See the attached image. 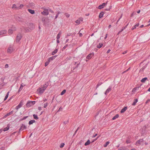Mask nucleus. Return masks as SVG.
Wrapping results in <instances>:
<instances>
[{"instance_id":"f257e3e1","label":"nucleus","mask_w":150,"mask_h":150,"mask_svg":"<svg viewBox=\"0 0 150 150\" xmlns=\"http://www.w3.org/2000/svg\"><path fill=\"white\" fill-rule=\"evenodd\" d=\"M45 90L44 88L42 87H41L38 88L37 90V92L39 95H41L44 92Z\"/></svg>"},{"instance_id":"f03ea898","label":"nucleus","mask_w":150,"mask_h":150,"mask_svg":"<svg viewBox=\"0 0 150 150\" xmlns=\"http://www.w3.org/2000/svg\"><path fill=\"white\" fill-rule=\"evenodd\" d=\"M14 50V47H13V46H10L7 49V52L8 53L11 54L12 53Z\"/></svg>"},{"instance_id":"7ed1b4c3","label":"nucleus","mask_w":150,"mask_h":150,"mask_svg":"<svg viewBox=\"0 0 150 150\" xmlns=\"http://www.w3.org/2000/svg\"><path fill=\"white\" fill-rule=\"evenodd\" d=\"M42 9H44V11L41 12V13L43 15L47 16L49 14V13L47 8H43Z\"/></svg>"},{"instance_id":"20e7f679","label":"nucleus","mask_w":150,"mask_h":150,"mask_svg":"<svg viewBox=\"0 0 150 150\" xmlns=\"http://www.w3.org/2000/svg\"><path fill=\"white\" fill-rule=\"evenodd\" d=\"M23 101L22 100H21L20 101L18 105L16 107V109L17 110H18L22 106L23 104Z\"/></svg>"},{"instance_id":"39448f33","label":"nucleus","mask_w":150,"mask_h":150,"mask_svg":"<svg viewBox=\"0 0 150 150\" xmlns=\"http://www.w3.org/2000/svg\"><path fill=\"white\" fill-rule=\"evenodd\" d=\"M27 128L23 124H22L19 129V131H23L25 130Z\"/></svg>"},{"instance_id":"423d86ee","label":"nucleus","mask_w":150,"mask_h":150,"mask_svg":"<svg viewBox=\"0 0 150 150\" xmlns=\"http://www.w3.org/2000/svg\"><path fill=\"white\" fill-rule=\"evenodd\" d=\"M148 65V64H146L145 65L143 66L142 68L140 69L139 72H143L144 69L147 67Z\"/></svg>"},{"instance_id":"0eeeda50","label":"nucleus","mask_w":150,"mask_h":150,"mask_svg":"<svg viewBox=\"0 0 150 150\" xmlns=\"http://www.w3.org/2000/svg\"><path fill=\"white\" fill-rule=\"evenodd\" d=\"M94 54L93 52L90 53L86 56V58L88 59H90L94 56Z\"/></svg>"},{"instance_id":"6e6552de","label":"nucleus","mask_w":150,"mask_h":150,"mask_svg":"<svg viewBox=\"0 0 150 150\" xmlns=\"http://www.w3.org/2000/svg\"><path fill=\"white\" fill-rule=\"evenodd\" d=\"M108 2H107L106 3H103L102 4H101L98 7V8L99 9H101L102 8H103L107 4Z\"/></svg>"},{"instance_id":"1a4fd4ad","label":"nucleus","mask_w":150,"mask_h":150,"mask_svg":"<svg viewBox=\"0 0 150 150\" xmlns=\"http://www.w3.org/2000/svg\"><path fill=\"white\" fill-rule=\"evenodd\" d=\"M21 36L20 34L18 35L16 37V42H18L20 40H21Z\"/></svg>"},{"instance_id":"9d476101","label":"nucleus","mask_w":150,"mask_h":150,"mask_svg":"<svg viewBox=\"0 0 150 150\" xmlns=\"http://www.w3.org/2000/svg\"><path fill=\"white\" fill-rule=\"evenodd\" d=\"M13 29H9L8 31V33L9 34H11L13 33V31H15L16 30V28L15 27H13L12 28Z\"/></svg>"},{"instance_id":"9b49d317","label":"nucleus","mask_w":150,"mask_h":150,"mask_svg":"<svg viewBox=\"0 0 150 150\" xmlns=\"http://www.w3.org/2000/svg\"><path fill=\"white\" fill-rule=\"evenodd\" d=\"M49 83L48 82H46L44 84L43 86L42 87L44 88L45 90L47 87L49 85Z\"/></svg>"},{"instance_id":"f8f14e48","label":"nucleus","mask_w":150,"mask_h":150,"mask_svg":"<svg viewBox=\"0 0 150 150\" xmlns=\"http://www.w3.org/2000/svg\"><path fill=\"white\" fill-rule=\"evenodd\" d=\"M7 32L6 30H4L0 31V36L3 35L4 34H6Z\"/></svg>"},{"instance_id":"ddd939ff","label":"nucleus","mask_w":150,"mask_h":150,"mask_svg":"<svg viewBox=\"0 0 150 150\" xmlns=\"http://www.w3.org/2000/svg\"><path fill=\"white\" fill-rule=\"evenodd\" d=\"M111 90V87L109 86V88L107 89L106 91L105 92L104 94L105 95H106Z\"/></svg>"},{"instance_id":"4468645a","label":"nucleus","mask_w":150,"mask_h":150,"mask_svg":"<svg viewBox=\"0 0 150 150\" xmlns=\"http://www.w3.org/2000/svg\"><path fill=\"white\" fill-rule=\"evenodd\" d=\"M29 27L30 29L31 30H33L35 26L33 23H30L29 25Z\"/></svg>"},{"instance_id":"2eb2a0df","label":"nucleus","mask_w":150,"mask_h":150,"mask_svg":"<svg viewBox=\"0 0 150 150\" xmlns=\"http://www.w3.org/2000/svg\"><path fill=\"white\" fill-rule=\"evenodd\" d=\"M57 56V55H54V56H52V57H50L48 59V60L50 61V62L51 61L55 59Z\"/></svg>"},{"instance_id":"dca6fc26","label":"nucleus","mask_w":150,"mask_h":150,"mask_svg":"<svg viewBox=\"0 0 150 150\" xmlns=\"http://www.w3.org/2000/svg\"><path fill=\"white\" fill-rule=\"evenodd\" d=\"M127 106H125L121 110L120 113H124L127 109Z\"/></svg>"},{"instance_id":"f3484780","label":"nucleus","mask_w":150,"mask_h":150,"mask_svg":"<svg viewBox=\"0 0 150 150\" xmlns=\"http://www.w3.org/2000/svg\"><path fill=\"white\" fill-rule=\"evenodd\" d=\"M143 139H140L139 140H138L137 142L136 143L138 144H141L143 142Z\"/></svg>"},{"instance_id":"a211bd4d","label":"nucleus","mask_w":150,"mask_h":150,"mask_svg":"<svg viewBox=\"0 0 150 150\" xmlns=\"http://www.w3.org/2000/svg\"><path fill=\"white\" fill-rule=\"evenodd\" d=\"M82 21V19L79 18L78 20L75 21V23L78 24H79L81 23V21Z\"/></svg>"},{"instance_id":"6ab92c4d","label":"nucleus","mask_w":150,"mask_h":150,"mask_svg":"<svg viewBox=\"0 0 150 150\" xmlns=\"http://www.w3.org/2000/svg\"><path fill=\"white\" fill-rule=\"evenodd\" d=\"M13 110H12L11 111V112H9V113H7L6 114V115L4 116V117H6L8 116H9V115H11V114H13Z\"/></svg>"},{"instance_id":"aec40b11","label":"nucleus","mask_w":150,"mask_h":150,"mask_svg":"<svg viewBox=\"0 0 150 150\" xmlns=\"http://www.w3.org/2000/svg\"><path fill=\"white\" fill-rule=\"evenodd\" d=\"M138 99H135L133 102V103L132 104V105L133 106H134L136 105V103L138 102Z\"/></svg>"},{"instance_id":"412c9836","label":"nucleus","mask_w":150,"mask_h":150,"mask_svg":"<svg viewBox=\"0 0 150 150\" xmlns=\"http://www.w3.org/2000/svg\"><path fill=\"white\" fill-rule=\"evenodd\" d=\"M139 23H137L136 24L134 25L132 27V30H133L134 29H136V28L137 27H138V26H139Z\"/></svg>"},{"instance_id":"4be33fe9","label":"nucleus","mask_w":150,"mask_h":150,"mask_svg":"<svg viewBox=\"0 0 150 150\" xmlns=\"http://www.w3.org/2000/svg\"><path fill=\"white\" fill-rule=\"evenodd\" d=\"M28 11L30 13L32 14H34L35 13V11L31 9H28Z\"/></svg>"},{"instance_id":"5701e85b","label":"nucleus","mask_w":150,"mask_h":150,"mask_svg":"<svg viewBox=\"0 0 150 150\" xmlns=\"http://www.w3.org/2000/svg\"><path fill=\"white\" fill-rule=\"evenodd\" d=\"M32 106L30 101H28L26 104V106L27 107H30Z\"/></svg>"},{"instance_id":"b1692460","label":"nucleus","mask_w":150,"mask_h":150,"mask_svg":"<svg viewBox=\"0 0 150 150\" xmlns=\"http://www.w3.org/2000/svg\"><path fill=\"white\" fill-rule=\"evenodd\" d=\"M104 12L103 11H102L101 12H100V14H99V18H102L103 16V15H104Z\"/></svg>"},{"instance_id":"393cba45","label":"nucleus","mask_w":150,"mask_h":150,"mask_svg":"<svg viewBox=\"0 0 150 150\" xmlns=\"http://www.w3.org/2000/svg\"><path fill=\"white\" fill-rule=\"evenodd\" d=\"M35 122V120H31L29 122L28 124L29 125H31L33 124V123Z\"/></svg>"},{"instance_id":"a878e982","label":"nucleus","mask_w":150,"mask_h":150,"mask_svg":"<svg viewBox=\"0 0 150 150\" xmlns=\"http://www.w3.org/2000/svg\"><path fill=\"white\" fill-rule=\"evenodd\" d=\"M119 117V115L118 114H116L115 116H114L112 118V120H114L116 118H118Z\"/></svg>"},{"instance_id":"bb28decb","label":"nucleus","mask_w":150,"mask_h":150,"mask_svg":"<svg viewBox=\"0 0 150 150\" xmlns=\"http://www.w3.org/2000/svg\"><path fill=\"white\" fill-rule=\"evenodd\" d=\"M61 35V32H59V33H58V34H57V37H56L57 39L58 40V39H59V38L60 37Z\"/></svg>"},{"instance_id":"cd10ccee","label":"nucleus","mask_w":150,"mask_h":150,"mask_svg":"<svg viewBox=\"0 0 150 150\" xmlns=\"http://www.w3.org/2000/svg\"><path fill=\"white\" fill-rule=\"evenodd\" d=\"M58 51V49H56L54 51H53L52 53V55H54Z\"/></svg>"},{"instance_id":"c85d7f7f","label":"nucleus","mask_w":150,"mask_h":150,"mask_svg":"<svg viewBox=\"0 0 150 150\" xmlns=\"http://www.w3.org/2000/svg\"><path fill=\"white\" fill-rule=\"evenodd\" d=\"M118 150H126V148L125 147H120L118 148Z\"/></svg>"},{"instance_id":"c756f323","label":"nucleus","mask_w":150,"mask_h":150,"mask_svg":"<svg viewBox=\"0 0 150 150\" xmlns=\"http://www.w3.org/2000/svg\"><path fill=\"white\" fill-rule=\"evenodd\" d=\"M90 143V140L88 139L87 142L85 143L84 145L85 146H87L88 145H89Z\"/></svg>"},{"instance_id":"7c9ffc66","label":"nucleus","mask_w":150,"mask_h":150,"mask_svg":"<svg viewBox=\"0 0 150 150\" xmlns=\"http://www.w3.org/2000/svg\"><path fill=\"white\" fill-rule=\"evenodd\" d=\"M147 77H145L143 78L141 80V82L142 83H144L146 80L147 79Z\"/></svg>"},{"instance_id":"2f4dec72","label":"nucleus","mask_w":150,"mask_h":150,"mask_svg":"<svg viewBox=\"0 0 150 150\" xmlns=\"http://www.w3.org/2000/svg\"><path fill=\"white\" fill-rule=\"evenodd\" d=\"M103 45V44L102 43H99L97 45V47L98 48H100Z\"/></svg>"},{"instance_id":"473e14b6","label":"nucleus","mask_w":150,"mask_h":150,"mask_svg":"<svg viewBox=\"0 0 150 150\" xmlns=\"http://www.w3.org/2000/svg\"><path fill=\"white\" fill-rule=\"evenodd\" d=\"M9 92H8L7 93V94H6V96H5V98H4V101L6 100V99L7 98H8V95H9Z\"/></svg>"},{"instance_id":"72a5a7b5","label":"nucleus","mask_w":150,"mask_h":150,"mask_svg":"<svg viewBox=\"0 0 150 150\" xmlns=\"http://www.w3.org/2000/svg\"><path fill=\"white\" fill-rule=\"evenodd\" d=\"M33 116L35 120H38V117L37 115L33 114Z\"/></svg>"},{"instance_id":"f704fd0d","label":"nucleus","mask_w":150,"mask_h":150,"mask_svg":"<svg viewBox=\"0 0 150 150\" xmlns=\"http://www.w3.org/2000/svg\"><path fill=\"white\" fill-rule=\"evenodd\" d=\"M110 142L109 141L107 142L106 143L104 144V146L105 147H106L109 144Z\"/></svg>"},{"instance_id":"c9c22d12","label":"nucleus","mask_w":150,"mask_h":150,"mask_svg":"<svg viewBox=\"0 0 150 150\" xmlns=\"http://www.w3.org/2000/svg\"><path fill=\"white\" fill-rule=\"evenodd\" d=\"M129 24V23H128L126 25L125 27H124L120 31V32H122L123 30H124L127 27V26H128V25Z\"/></svg>"},{"instance_id":"e433bc0d","label":"nucleus","mask_w":150,"mask_h":150,"mask_svg":"<svg viewBox=\"0 0 150 150\" xmlns=\"http://www.w3.org/2000/svg\"><path fill=\"white\" fill-rule=\"evenodd\" d=\"M66 92V90L65 89L64 90L62 91L60 93V95L61 96L64 95Z\"/></svg>"},{"instance_id":"4c0bfd02","label":"nucleus","mask_w":150,"mask_h":150,"mask_svg":"<svg viewBox=\"0 0 150 150\" xmlns=\"http://www.w3.org/2000/svg\"><path fill=\"white\" fill-rule=\"evenodd\" d=\"M47 10H48V13L50 12L52 13H54V11L51 10V9L50 8H48V9H47Z\"/></svg>"},{"instance_id":"58836bf2","label":"nucleus","mask_w":150,"mask_h":150,"mask_svg":"<svg viewBox=\"0 0 150 150\" xmlns=\"http://www.w3.org/2000/svg\"><path fill=\"white\" fill-rule=\"evenodd\" d=\"M50 62V61H49L48 59V60L45 63V66L46 67L49 64V62Z\"/></svg>"},{"instance_id":"ea45409f","label":"nucleus","mask_w":150,"mask_h":150,"mask_svg":"<svg viewBox=\"0 0 150 150\" xmlns=\"http://www.w3.org/2000/svg\"><path fill=\"white\" fill-rule=\"evenodd\" d=\"M18 7L15 4H13L12 6V8L13 9V8H16L17 9Z\"/></svg>"},{"instance_id":"a19ab883","label":"nucleus","mask_w":150,"mask_h":150,"mask_svg":"<svg viewBox=\"0 0 150 150\" xmlns=\"http://www.w3.org/2000/svg\"><path fill=\"white\" fill-rule=\"evenodd\" d=\"M28 117V116H24L20 120V121H22L23 120H25Z\"/></svg>"},{"instance_id":"79ce46f5","label":"nucleus","mask_w":150,"mask_h":150,"mask_svg":"<svg viewBox=\"0 0 150 150\" xmlns=\"http://www.w3.org/2000/svg\"><path fill=\"white\" fill-rule=\"evenodd\" d=\"M23 6V5L22 4H21L18 7L17 9H20L22 8Z\"/></svg>"},{"instance_id":"37998d69","label":"nucleus","mask_w":150,"mask_h":150,"mask_svg":"<svg viewBox=\"0 0 150 150\" xmlns=\"http://www.w3.org/2000/svg\"><path fill=\"white\" fill-rule=\"evenodd\" d=\"M9 129V127H6L4 128V129L3 130L4 131H7V130H8Z\"/></svg>"},{"instance_id":"c03bdc74","label":"nucleus","mask_w":150,"mask_h":150,"mask_svg":"<svg viewBox=\"0 0 150 150\" xmlns=\"http://www.w3.org/2000/svg\"><path fill=\"white\" fill-rule=\"evenodd\" d=\"M48 103H45L44 104V108H45L47 107V106L48 105Z\"/></svg>"},{"instance_id":"a18cd8bd","label":"nucleus","mask_w":150,"mask_h":150,"mask_svg":"<svg viewBox=\"0 0 150 150\" xmlns=\"http://www.w3.org/2000/svg\"><path fill=\"white\" fill-rule=\"evenodd\" d=\"M64 145H65L64 143H62L60 145L59 147L60 148H62L64 146Z\"/></svg>"},{"instance_id":"49530a36","label":"nucleus","mask_w":150,"mask_h":150,"mask_svg":"<svg viewBox=\"0 0 150 150\" xmlns=\"http://www.w3.org/2000/svg\"><path fill=\"white\" fill-rule=\"evenodd\" d=\"M65 15L67 18H69L70 16V14L67 13H65Z\"/></svg>"},{"instance_id":"de8ad7c7","label":"nucleus","mask_w":150,"mask_h":150,"mask_svg":"<svg viewBox=\"0 0 150 150\" xmlns=\"http://www.w3.org/2000/svg\"><path fill=\"white\" fill-rule=\"evenodd\" d=\"M30 101V103H31V105H34L35 103V101Z\"/></svg>"},{"instance_id":"09e8293b","label":"nucleus","mask_w":150,"mask_h":150,"mask_svg":"<svg viewBox=\"0 0 150 150\" xmlns=\"http://www.w3.org/2000/svg\"><path fill=\"white\" fill-rule=\"evenodd\" d=\"M111 6H110L109 8H106L105 10L107 11H109L111 9Z\"/></svg>"},{"instance_id":"8fccbe9b","label":"nucleus","mask_w":150,"mask_h":150,"mask_svg":"<svg viewBox=\"0 0 150 150\" xmlns=\"http://www.w3.org/2000/svg\"><path fill=\"white\" fill-rule=\"evenodd\" d=\"M126 142L127 144H129L131 142V141L129 140H126Z\"/></svg>"},{"instance_id":"3c124183","label":"nucleus","mask_w":150,"mask_h":150,"mask_svg":"<svg viewBox=\"0 0 150 150\" xmlns=\"http://www.w3.org/2000/svg\"><path fill=\"white\" fill-rule=\"evenodd\" d=\"M69 122V121L68 120L65 121L64 122V123L65 124H67Z\"/></svg>"},{"instance_id":"603ef678","label":"nucleus","mask_w":150,"mask_h":150,"mask_svg":"<svg viewBox=\"0 0 150 150\" xmlns=\"http://www.w3.org/2000/svg\"><path fill=\"white\" fill-rule=\"evenodd\" d=\"M8 67V64H6L5 66V68H7Z\"/></svg>"},{"instance_id":"864d4df0","label":"nucleus","mask_w":150,"mask_h":150,"mask_svg":"<svg viewBox=\"0 0 150 150\" xmlns=\"http://www.w3.org/2000/svg\"><path fill=\"white\" fill-rule=\"evenodd\" d=\"M97 134H96L95 135H93L92 136V137L94 138L96 136H97Z\"/></svg>"},{"instance_id":"5fc2aeb1","label":"nucleus","mask_w":150,"mask_h":150,"mask_svg":"<svg viewBox=\"0 0 150 150\" xmlns=\"http://www.w3.org/2000/svg\"><path fill=\"white\" fill-rule=\"evenodd\" d=\"M127 51H125L122 52V54H125L127 53Z\"/></svg>"},{"instance_id":"6e6d98bb","label":"nucleus","mask_w":150,"mask_h":150,"mask_svg":"<svg viewBox=\"0 0 150 150\" xmlns=\"http://www.w3.org/2000/svg\"><path fill=\"white\" fill-rule=\"evenodd\" d=\"M25 85L24 84H23V83H22L21 84L20 86H21V87H22L24 86Z\"/></svg>"},{"instance_id":"4d7b16f0","label":"nucleus","mask_w":150,"mask_h":150,"mask_svg":"<svg viewBox=\"0 0 150 150\" xmlns=\"http://www.w3.org/2000/svg\"><path fill=\"white\" fill-rule=\"evenodd\" d=\"M110 51H111L110 50V49L108 50L107 52V54L109 53L110 52Z\"/></svg>"},{"instance_id":"13d9d810","label":"nucleus","mask_w":150,"mask_h":150,"mask_svg":"<svg viewBox=\"0 0 150 150\" xmlns=\"http://www.w3.org/2000/svg\"><path fill=\"white\" fill-rule=\"evenodd\" d=\"M67 45H65L64 47H63V48L64 49H65V48H66V47H67Z\"/></svg>"},{"instance_id":"bf43d9fd","label":"nucleus","mask_w":150,"mask_h":150,"mask_svg":"<svg viewBox=\"0 0 150 150\" xmlns=\"http://www.w3.org/2000/svg\"><path fill=\"white\" fill-rule=\"evenodd\" d=\"M38 109L39 110H42V108L41 107H39Z\"/></svg>"},{"instance_id":"052dcab7","label":"nucleus","mask_w":150,"mask_h":150,"mask_svg":"<svg viewBox=\"0 0 150 150\" xmlns=\"http://www.w3.org/2000/svg\"><path fill=\"white\" fill-rule=\"evenodd\" d=\"M108 36V34H107L105 35V37L104 38V39H105Z\"/></svg>"},{"instance_id":"680f3d73","label":"nucleus","mask_w":150,"mask_h":150,"mask_svg":"<svg viewBox=\"0 0 150 150\" xmlns=\"http://www.w3.org/2000/svg\"><path fill=\"white\" fill-rule=\"evenodd\" d=\"M58 16V15L56 14V16H55V19H57Z\"/></svg>"},{"instance_id":"e2e57ef3","label":"nucleus","mask_w":150,"mask_h":150,"mask_svg":"<svg viewBox=\"0 0 150 150\" xmlns=\"http://www.w3.org/2000/svg\"><path fill=\"white\" fill-rule=\"evenodd\" d=\"M59 39H57V43H59Z\"/></svg>"},{"instance_id":"0e129e2a","label":"nucleus","mask_w":150,"mask_h":150,"mask_svg":"<svg viewBox=\"0 0 150 150\" xmlns=\"http://www.w3.org/2000/svg\"><path fill=\"white\" fill-rule=\"evenodd\" d=\"M60 13H61L60 11H58L57 12V14L59 15Z\"/></svg>"},{"instance_id":"69168bd1","label":"nucleus","mask_w":150,"mask_h":150,"mask_svg":"<svg viewBox=\"0 0 150 150\" xmlns=\"http://www.w3.org/2000/svg\"><path fill=\"white\" fill-rule=\"evenodd\" d=\"M22 89V87H21V86H20V87L18 90V91L19 92L20 91V90Z\"/></svg>"},{"instance_id":"338daca9","label":"nucleus","mask_w":150,"mask_h":150,"mask_svg":"<svg viewBox=\"0 0 150 150\" xmlns=\"http://www.w3.org/2000/svg\"><path fill=\"white\" fill-rule=\"evenodd\" d=\"M140 10H138L137 11V13H140Z\"/></svg>"},{"instance_id":"774afa93","label":"nucleus","mask_w":150,"mask_h":150,"mask_svg":"<svg viewBox=\"0 0 150 150\" xmlns=\"http://www.w3.org/2000/svg\"><path fill=\"white\" fill-rule=\"evenodd\" d=\"M82 35V33H79V36L80 37H81Z\"/></svg>"}]
</instances>
